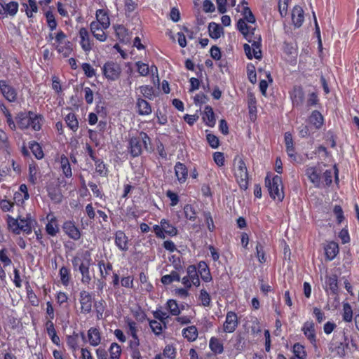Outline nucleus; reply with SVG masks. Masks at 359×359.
<instances>
[{
    "mask_svg": "<svg viewBox=\"0 0 359 359\" xmlns=\"http://www.w3.org/2000/svg\"><path fill=\"white\" fill-rule=\"evenodd\" d=\"M243 19H240L237 22V29L242 33L245 39L251 43V46L247 43L243 46L246 56L250 60L252 58L261 59L262 57L261 36L255 33V28H252L246 23V22L255 23L256 20L255 17L248 6L243 7Z\"/></svg>",
    "mask_w": 359,
    "mask_h": 359,
    "instance_id": "f257e3e1",
    "label": "nucleus"
},
{
    "mask_svg": "<svg viewBox=\"0 0 359 359\" xmlns=\"http://www.w3.org/2000/svg\"><path fill=\"white\" fill-rule=\"evenodd\" d=\"M43 121V115L34 111H20L15 116L18 127L22 130L31 129L33 131H39L42 128Z\"/></svg>",
    "mask_w": 359,
    "mask_h": 359,
    "instance_id": "f03ea898",
    "label": "nucleus"
},
{
    "mask_svg": "<svg viewBox=\"0 0 359 359\" xmlns=\"http://www.w3.org/2000/svg\"><path fill=\"white\" fill-rule=\"evenodd\" d=\"M34 222L35 221L30 215H27L25 217L19 216L17 219L11 215L7 217L8 227L15 234H20L22 231L26 234L31 233Z\"/></svg>",
    "mask_w": 359,
    "mask_h": 359,
    "instance_id": "7ed1b4c3",
    "label": "nucleus"
},
{
    "mask_svg": "<svg viewBox=\"0 0 359 359\" xmlns=\"http://www.w3.org/2000/svg\"><path fill=\"white\" fill-rule=\"evenodd\" d=\"M265 184L268 189L270 197L274 201L281 202L283 201L285 194L282 178L279 175H274L271 178V174L267 173L265 177Z\"/></svg>",
    "mask_w": 359,
    "mask_h": 359,
    "instance_id": "20e7f679",
    "label": "nucleus"
},
{
    "mask_svg": "<svg viewBox=\"0 0 359 359\" xmlns=\"http://www.w3.org/2000/svg\"><path fill=\"white\" fill-rule=\"evenodd\" d=\"M54 37L55 41L52 46L63 57H69L73 52V43L68 39L67 35L62 29H58L57 36Z\"/></svg>",
    "mask_w": 359,
    "mask_h": 359,
    "instance_id": "39448f33",
    "label": "nucleus"
},
{
    "mask_svg": "<svg viewBox=\"0 0 359 359\" xmlns=\"http://www.w3.org/2000/svg\"><path fill=\"white\" fill-rule=\"evenodd\" d=\"M148 135L143 131L140 133L137 137H132L128 142V152L133 158L140 156L142 153L143 147L147 149L148 147Z\"/></svg>",
    "mask_w": 359,
    "mask_h": 359,
    "instance_id": "423d86ee",
    "label": "nucleus"
},
{
    "mask_svg": "<svg viewBox=\"0 0 359 359\" xmlns=\"http://www.w3.org/2000/svg\"><path fill=\"white\" fill-rule=\"evenodd\" d=\"M234 175L240 189L246 190L248 188L249 175L245 163L241 158L237 161Z\"/></svg>",
    "mask_w": 359,
    "mask_h": 359,
    "instance_id": "0eeeda50",
    "label": "nucleus"
},
{
    "mask_svg": "<svg viewBox=\"0 0 359 359\" xmlns=\"http://www.w3.org/2000/svg\"><path fill=\"white\" fill-rule=\"evenodd\" d=\"M103 76L109 81L118 80L121 74L120 65L113 60L107 61L101 68Z\"/></svg>",
    "mask_w": 359,
    "mask_h": 359,
    "instance_id": "6e6552de",
    "label": "nucleus"
},
{
    "mask_svg": "<svg viewBox=\"0 0 359 359\" xmlns=\"http://www.w3.org/2000/svg\"><path fill=\"white\" fill-rule=\"evenodd\" d=\"M301 331L306 339L311 344L315 350L318 349L316 325L313 320L304 322L302 326Z\"/></svg>",
    "mask_w": 359,
    "mask_h": 359,
    "instance_id": "1a4fd4ad",
    "label": "nucleus"
},
{
    "mask_svg": "<svg viewBox=\"0 0 359 359\" xmlns=\"http://www.w3.org/2000/svg\"><path fill=\"white\" fill-rule=\"evenodd\" d=\"M181 281L182 285L187 287H191L192 286L198 287L200 286L201 280L195 264L187 266V275L182 278Z\"/></svg>",
    "mask_w": 359,
    "mask_h": 359,
    "instance_id": "9d476101",
    "label": "nucleus"
},
{
    "mask_svg": "<svg viewBox=\"0 0 359 359\" xmlns=\"http://www.w3.org/2000/svg\"><path fill=\"white\" fill-rule=\"evenodd\" d=\"M79 302L80 304L79 312L81 314L87 315L92 311L93 308V294L90 292L83 290L80 291L79 295Z\"/></svg>",
    "mask_w": 359,
    "mask_h": 359,
    "instance_id": "9b49d317",
    "label": "nucleus"
},
{
    "mask_svg": "<svg viewBox=\"0 0 359 359\" xmlns=\"http://www.w3.org/2000/svg\"><path fill=\"white\" fill-rule=\"evenodd\" d=\"M288 93L293 107L299 108L303 106L305 101V93L302 86L294 85Z\"/></svg>",
    "mask_w": 359,
    "mask_h": 359,
    "instance_id": "f8f14e48",
    "label": "nucleus"
},
{
    "mask_svg": "<svg viewBox=\"0 0 359 359\" xmlns=\"http://www.w3.org/2000/svg\"><path fill=\"white\" fill-rule=\"evenodd\" d=\"M0 93L9 102H14L17 100L18 91L8 80H0Z\"/></svg>",
    "mask_w": 359,
    "mask_h": 359,
    "instance_id": "ddd939ff",
    "label": "nucleus"
},
{
    "mask_svg": "<svg viewBox=\"0 0 359 359\" xmlns=\"http://www.w3.org/2000/svg\"><path fill=\"white\" fill-rule=\"evenodd\" d=\"M239 325V320L237 313L233 311H227L225 320L222 325V330L224 333L234 332Z\"/></svg>",
    "mask_w": 359,
    "mask_h": 359,
    "instance_id": "4468645a",
    "label": "nucleus"
},
{
    "mask_svg": "<svg viewBox=\"0 0 359 359\" xmlns=\"http://www.w3.org/2000/svg\"><path fill=\"white\" fill-rule=\"evenodd\" d=\"M81 336L83 340L87 338L88 344L93 347L98 346L102 340V332L97 327H90L87 331L86 337L83 332H81Z\"/></svg>",
    "mask_w": 359,
    "mask_h": 359,
    "instance_id": "2eb2a0df",
    "label": "nucleus"
},
{
    "mask_svg": "<svg viewBox=\"0 0 359 359\" xmlns=\"http://www.w3.org/2000/svg\"><path fill=\"white\" fill-rule=\"evenodd\" d=\"M64 233L71 239L76 241L81 238V231L76 225L75 222L72 220H66L62 226Z\"/></svg>",
    "mask_w": 359,
    "mask_h": 359,
    "instance_id": "dca6fc26",
    "label": "nucleus"
},
{
    "mask_svg": "<svg viewBox=\"0 0 359 359\" xmlns=\"http://www.w3.org/2000/svg\"><path fill=\"white\" fill-rule=\"evenodd\" d=\"M79 44L82 50L88 53L93 49V41L90 39V32L86 27H81L79 30Z\"/></svg>",
    "mask_w": 359,
    "mask_h": 359,
    "instance_id": "f3484780",
    "label": "nucleus"
},
{
    "mask_svg": "<svg viewBox=\"0 0 359 359\" xmlns=\"http://www.w3.org/2000/svg\"><path fill=\"white\" fill-rule=\"evenodd\" d=\"M46 219L48 221L45 226V231L46 233L51 237L56 236L60 231L57 217L53 212H50L46 215Z\"/></svg>",
    "mask_w": 359,
    "mask_h": 359,
    "instance_id": "a211bd4d",
    "label": "nucleus"
},
{
    "mask_svg": "<svg viewBox=\"0 0 359 359\" xmlns=\"http://www.w3.org/2000/svg\"><path fill=\"white\" fill-rule=\"evenodd\" d=\"M95 20L90 22L93 24V26L101 25L103 28L109 27L110 19L109 11L107 9H97L95 13Z\"/></svg>",
    "mask_w": 359,
    "mask_h": 359,
    "instance_id": "6ab92c4d",
    "label": "nucleus"
},
{
    "mask_svg": "<svg viewBox=\"0 0 359 359\" xmlns=\"http://www.w3.org/2000/svg\"><path fill=\"white\" fill-rule=\"evenodd\" d=\"M284 142L285 145V151L287 156L292 160L296 161L297 154L296 152L294 142L291 133L286 132L284 135Z\"/></svg>",
    "mask_w": 359,
    "mask_h": 359,
    "instance_id": "aec40b11",
    "label": "nucleus"
},
{
    "mask_svg": "<svg viewBox=\"0 0 359 359\" xmlns=\"http://www.w3.org/2000/svg\"><path fill=\"white\" fill-rule=\"evenodd\" d=\"M135 109L137 114L140 116L149 115L152 111L151 104L140 95L136 98Z\"/></svg>",
    "mask_w": 359,
    "mask_h": 359,
    "instance_id": "412c9836",
    "label": "nucleus"
},
{
    "mask_svg": "<svg viewBox=\"0 0 359 359\" xmlns=\"http://www.w3.org/2000/svg\"><path fill=\"white\" fill-rule=\"evenodd\" d=\"M196 266L199 278L201 277L203 282L209 283L212 280L209 266L205 261H200Z\"/></svg>",
    "mask_w": 359,
    "mask_h": 359,
    "instance_id": "4be33fe9",
    "label": "nucleus"
},
{
    "mask_svg": "<svg viewBox=\"0 0 359 359\" xmlns=\"http://www.w3.org/2000/svg\"><path fill=\"white\" fill-rule=\"evenodd\" d=\"M128 238L125 232L118 230L115 233L114 243L116 246L121 251L126 252L128 250Z\"/></svg>",
    "mask_w": 359,
    "mask_h": 359,
    "instance_id": "5701e85b",
    "label": "nucleus"
},
{
    "mask_svg": "<svg viewBox=\"0 0 359 359\" xmlns=\"http://www.w3.org/2000/svg\"><path fill=\"white\" fill-rule=\"evenodd\" d=\"M175 175L180 184L184 183L188 177V169L186 165L180 161L177 162L174 166Z\"/></svg>",
    "mask_w": 359,
    "mask_h": 359,
    "instance_id": "b1692460",
    "label": "nucleus"
},
{
    "mask_svg": "<svg viewBox=\"0 0 359 359\" xmlns=\"http://www.w3.org/2000/svg\"><path fill=\"white\" fill-rule=\"evenodd\" d=\"M29 194L26 184H22L19 187V191H16L13 196L14 205H21L24 203L25 201L28 200Z\"/></svg>",
    "mask_w": 359,
    "mask_h": 359,
    "instance_id": "393cba45",
    "label": "nucleus"
},
{
    "mask_svg": "<svg viewBox=\"0 0 359 359\" xmlns=\"http://www.w3.org/2000/svg\"><path fill=\"white\" fill-rule=\"evenodd\" d=\"M44 327L46 330V333L50 337L51 341L55 345L60 346V339L57 334V331L53 322L50 320H46L44 323Z\"/></svg>",
    "mask_w": 359,
    "mask_h": 359,
    "instance_id": "a878e982",
    "label": "nucleus"
},
{
    "mask_svg": "<svg viewBox=\"0 0 359 359\" xmlns=\"http://www.w3.org/2000/svg\"><path fill=\"white\" fill-rule=\"evenodd\" d=\"M324 250L326 260L332 261L339 254V245L334 241H330L324 247Z\"/></svg>",
    "mask_w": 359,
    "mask_h": 359,
    "instance_id": "bb28decb",
    "label": "nucleus"
},
{
    "mask_svg": "<svg viewBox=\"0 0 359 359\" xmlns=\"http://www.w3.org/2000/svg\"><path fill=\"white\" fill-rule=\"evenodd\" d=\"M292 21L296 27H300L304 21V12L300 6H295L292 11Z\"/></svg>",
    "mask_w": 359,
    "mask_h": 359,
    "instance_id": "cd10ccee",
    "label": "nucleus"
},
{
    "mask_svg": "<svg viewBox=\"0 0 359 359\" xmlns=\"http://www.w3.org/2000/svg\"><path fill=\"white\" fill-rule=\"evenodd\" d=\"M58 162L60 163V168L64 176L67 178H71L72 177V170L69 159L67 156L65 154L60 155Z\"/></svg>",
    "mask_w": 359,
    "mask_h": 359,
    "instance_id": "c85d7f7f",
    "label": "nucleus"
},
{
    "mask_svg": "<svg viewBox=\"0 0 359 359\" xmlns=\"http://www.w3.org/2000/svg\"><path fill=\"white\" fill-rule=\"evenodd\" d=\"M177 356V349L173 344H167L163 349L161 353L156 354L154 359H175Z\"/></svg>",
    "mask_w": 359,
    "mask_h": 359,
    "instance_id": "c756f323",
    "label": "nucleus"
},
{
    "mask_svg": "<svg viewBox=\"0 0 359 359\" xmlns=\"http://www.w3.org/2000/svg\"><path fill=\"white\" fill-rule=\"evenodd\" d=\"M306 175L315 187H319L320 184V171L316 167H309L305 171Z\"/></svg>",
    "mask_w": 359,
    "mask_h": 359,
    "instance_id": "7c9ffc66",
    "label": "nucleus"
},
{
    "mask_svg": "<svg viewBox=\"0 0 359 359\" xmlns=\"http://www.w3.org/2000/svg\"><path fill=\"white\" fill-rule=\"evenodd\" d=\"M203 122L209 127H214L216 123L215 113L211 106L207 105L204 108L202 115Z\"/></svg>",
    "mask_w": 359,
    "mask_h": 359,
    "instance_id": "2f4dec72",
    "label": "nucleus"
},
{
    "mask_svg": "<svg viewBox=\"0 0 359 359\" xmlns=\"http://www.w3.org/2000/svg\"><path fill=\"white\" fill-rule=\"evenodd\" d=\"M116 36L117 39L122 43H128L130 41V35L128 30L122 25L114 26Z\"/></svg>",
    "mask_w": 359,
    "mask_h": 359,
    "instance_id": "473e14b6",
    "label": "nucleus"
},
{
    "mask_svg": "<svg viewBox=\"0 0 359 359\" xmlns=\"http://www.w3.org/2000/svg\"><path fill=\"white\" fill-rule=\"evenodd\" d=\"M108 28H103L102 26L95 25L93 26V24H90V30L93 36L99 41L104 42L107 39V34L105 32Z\"/></svg>",
    "mask_w": 359,
    "mask_h": 359,
    "instance_id": "72a5a7b5",
    "label": "nucleus"
},
{
    "mask_svg": "<svg viewBox=\"0 0 359 359\" xmlns=\"http://www.w3.org/2000/svg\"><path fill=\"white\" fill-rule=\"evenodd\" d=\"M22 8L25 10L27 17L29 19L30 22H34L32 18H34V13L38 12V6L35 0H28V4L22 3Z\"/></svg>",
    "mask_w": 359,
    "mask_h": 359,
    "instance_id": "f704fd0d",
    "label": "nucleus"
},
{
    "mask_svg": "<svg viewBox=\"0 0 359 359\" xmlns=\"http://www.w3.org/2000/svg\"><path fill=\"white\" fill-rule=\"evenodd\" d=\"M308 121L316 130L320 129L324 124V118L318 110H314L311 112L308 118Z\"/></svg>",
    "mask_w": 359,
    "mask_h": 359,
    "instance_id": "c9c22d12",
    "label": "nucleus"
},
{
    "mask_svg": "<svg viewBox=\"0 0 359 359\" xmlns=\"http://www.w3.org/2000/svg\"><path fill=\"white\" fill-rule=\"evenodd\" d=\"M165 309L168 311V315L178 316L181 313V311L184 309V306L180 308L176 300L170 299L165 303Z\"/></svg>",
    "mask_w": 359,
    "mask_h": 359,
    "instance_id": "e433bc0d",
    "label": "nucleus"
},
{
    "mask_svg": "<svg viewBox=\"0 0 359 359\" xmlns=\"http://www.w3.org/2000/svg\"><path fill=\"white\" fill-rule=\"evenodd\" d=\"M79 271L81 274V281L82 284L88 285L92 280L90 273V264L89 262H81L79 264Z\"/></svg>",
    "mask_w": 359,
    "mask_h": 359,
    "instance_id": "4c0bfd02",
    "label": "nucleus"
},
{
    "mask_svg": "<svg viewBox=\"0 0 359 359\" xmlns=\"http://www.w3.org/2000/svg\"><path fill=\"white\" fill-rule=\"evenodd\" d=\"M126 323L128 328V334L131 337V339L128 342H139L140 339L137 335L138 328L137 323L131 318H127Z\"/></svg>",
    "mask_w": 359,
    "mask_h": 359,
    "instance_id": "58836bf2",
    "label": "nucleus"
},
{
    "mask_svg": "<svg viewBox=\"0 0 359 359\" xmlns=\"http://www.w3.org/2000/svg\"><path fill=\"white\" fill-rule=\"evenodd\" d=\"M248 107L249 110L250 118L254 121L257 118V100L252 93L248 95Z\"/></svg>",
    "mask_w": 359,
    "mask_h": 359,
    "instance_id": "ea45409f",
    "label": "nucleus"
},
{
    "mask_svg": "<svg viewBox=\"0 0 359 359\" xmlns=\"http://www.w3.org/2000/svg\"><path fill=\"white\" fill-rule=\"evenodd\" d=\"M67 126L74 133H76L79 128V123L76 115L70 112L67 114L64 118Z\"/></svg>",
    "mask_w": 359,
    "mask_h": 359,
    "instance_id": "a19ab883",
    "label": "nucleus"
},
{
    "mask_svg": "<svg viewBox=\"0 0 359 359\" xmlns=\"http://www.w3.org/2000/svg\"><path fill=\"white\" fill-rule=\"evenodd\" d=\"M325 284H326V286L328 287L332 294H333V295L338 294V293H339L338 278L336 274H332L331 276H327L325 278Z\"/></svg>",
    "mask_w": 359,
    "mask_h": 359,
    "instance_id": "79ce46f5",
    "label": "nucleus"
},
{
    "mask_svg": "<svg viewBox=\"0 0 359 359\" xmlns=\"http://www.w3.org/2000/svg\"><path fill=\"white\" fill-rule=\"evenodd\" d=\"M59 276L60 282L64 287H68L72 281L71 269L66 266H62L59 270Z\"/></svg>",
    "mask_w": 359,
    "mask_h": 359,
    "instance_id": "37998d69",
    "label": "nucleus"
},
{
    "mask_svg": "<svg viewBox=\"0 0 359 359\" xmlns=\"http://www.w3.org/2000/svg\"><path fill=\"white\" fill-rule=\"evenodd\" d=\"M160 224L164 228L163 231L165 233V236L167 235L170 237H174L178 234L177 227L172 225L168 219L165 218L161 219Z\"/></svg>",
    "mask_w": 359,
    "mask_h": 359,
    "instance_id": "c03bdc74",
    "label": "nucleus"
},
{
    "mask_svg": "<svg viewBox=\"0 0 359 359\" xmlns=\"http://www.w3.org/2000/svg\"><path fill=\"white\" fill-rule=\"evenodd\" d=\"M97 266L100 269L101 278L104 280H106L107 276L113 270L112 264L109 261L105 262L103 259L98 262Z\"/></svg>",
    "mask_w": 359,
    "mask_h": 359,
    "instance_id": "a18cd8bd",
    "label": "nucleus"
},
{
    "mask_svg": "<svg viewBox=\"0 0 359 359\" xmlns=\"http://www.w3.org/2000/svg\"><path fill=\"white\" fill-rule=\"evenodd\" d=\"M107 351L109 359H121L123 350L121 345L118 343L112 342L110 344Z\"/></svg>",
    "mask_w": 359,
    "mask_h": 359,
    "instance_id": "49530a36",
    "label": "nucleus"
},
{
    "mask_svg": "<svg viewBox=\"0 0 359 359\" xmlns=\"http://www.w3.org/2000/svg\"><path fill=\"white\" fill-rule=\"evenodd\" d=\"M208 30L210 36L213 39H219L223 33V27L214 22L209 24Z\"/></svg>",
    "mask_w": 359,
    "mask_h": 359,
    "instance_id": "de8ad7c7",
    "label": "nucleus"
},
{
    "mask_svg": "<svg viewBox=\"0 0 359 359\" xmlns=\"http://www.w3.org/2000/svg\"><path fill=\"white\" fill-rule=\"evenodd\" d=\"M182 335L189 341H194L198 337V330L194 325L189 326L183 329Z\"/></svg>",
    "mask_w": 359,
    "mask_h": 359,
    "instance_id": "09e8293b",
    "label": "nucleus"
},
{
    "mask_svg": "<svg viewBox=\"0 0 359 359\" xmlns=\"http://www.w3.org/2000/svg\"><path fill=\"white\" fill-rule=\"evenodd\" d=\"M95 171L101 177H106L108 175L107 165L101 158L94 159Z\"/></svg>",
    "mask_w": 359,
    "mask_h": 359,
    "instance_id": "8fccbe9b",
    "label": "nucleus"
},
{
    "mask_svg": "<svg viewBox=\"0 0 359 359\" xmlns=\"http://www.w3.org/2000/svg\"><path fill=\"white\" fill-rule=\"evenodd\" d=\"M140 341L128 342V348L131 359H142L140 350Z\"/></svg>",
    "mask_w": 359,
    "mask_h": 359,
    "instance_id": "3c124183",
    "label": "nucleus"
},
{
    "mask_svg": "<svg viewBox=\"0 0 359 359\" xmlns=\"http://www.w3.org/2000/svg\"><path fill=\"white\" fill-rule=\"evenodd\" d=\"M209 347L215 354H221L224 351L223 344L217 337H213L210 339Z\"/></svg>",
    "mask_w": 359,
    "mask_h": 359,
    "instance_id": "603ef678",
    "label": "nucleus"
},
{
    "mask_svg": "<svg viewBox=\"0 0 359 359\" xmlns=\"http://www.w3.org/2000/svg\"><path fill=\"white\" fill-rule=\"evenodd\" d=\"M180 280L182 279L179 272L172 271L170 274L163 276L161 280L163 285H170L175 281L179 282Z\"/></svg>",
    "mask_w": 359,
    "mask_h": 359,
    "instance_id": "864d4df0",
    "label": "nucleus"
},
{
    "mask_svg": "<svg viewBox=\"0 0 359 359\" xmlns=\"http://www.w3.org/2000/svg\"><path fill=\"white\" fill-rule=\"evenodd\" d=\"M138 73L142 76H147L149 74L151 69L153 72L155 69L157 72V67L155 65H152L149 68L148 64L144 63L142 61H138L135 63Z\"/></svg>",
    "mask_w": 359,
    "mask_h": 359,
    "instance_id": "5fc2aeb1",
    "label": "nucleus"
},
{
    "mask_svg": "<svg viewBox=\"0 0 359 359\" xmlns=\"http://www.w3.org/2000/svg\"><path fill=\"white\" fill-rule=\"evenodd\" d=\"M44 15L46 20L47 26L50 31L53 32L56 30L57 27V22L53 11L48 10L45 12Z\"/></svg>",
    "mask_w": 359,
    "mask_h": 359,
    "instance_id": "6e6d98bb",
    "label": "nucleus"
},
{
    "mask_svg": "<svg viewBox=\"0 0 359 359\" xmlns=\"http://www.w3.org/2000/svg\"><path fill=\"white\" fill-rule=\"evenodd\" d=\"M29 144V149L35 158L39 160L42 159L44 156V154L41 145L36 141H31Z\"/></svg>",
    "mask_w": 359,
    "mask_h": 359,
    "instance_id": "4d7b16f0",
    "label": "nucleus"
},
{
    "mask_svg": "<svg viewBox=\"0 0 359 359\" xmlns=\"http://www.w3.org/2000/svg\"><path fill=\"white\" fill-rule=\"evenodd\" d=\"M93 306L95 307L97 319H102L104 317V313L107 307L105 301L103 299H100L98 302H95Z\"/></svg>",
    "mask_w": 359,
    "mask_h": 359,
    "instance_id": "13d9d810",
    "label": "nucleus"
},
{
    "mask_svg": "<svg viewBox=\"0 0 359 359\" xmlns=\"http://www.w3.org/2000/svg\"><path fill=\"white\" fill-rule=\"evenodd\" d=\"M293 353L298 359H306L307 353L306 351L305 346L300 343H295L293 345Z\"/></svg>",
    "mask_w": 359,
    "mask_h": 359,
    "instance_id": "bf43d9fd",
    "label": "nucleus"
},
{
    "mask_svg": "<svg viewBox=\"0 0 359 359\" xmlns=\"http://www.w3.org/2000/svg\"><path fill=\"white\" fill-rule=\"evenodd\" d=\"M18 3L14 1L5 4V15L15 16L18 11Z\"/></svg>",
    "mask_w": 359,
    "mask_h": 359,
    "instance_id": "052dcab7",
    "label": "nucleus"
},
{
    "mask_svg": "<svg viewBox=\"0 0 359 359\" xmlns=\"http://www.w3.org/2000/svg\"><path fill=\"white\" fill-rule=\"evenodd\" d=\"M0 147L6 151L8 154L10 153L9 150L11 149V145L8 140V136L1 128H0Z\"/></svg>",
    "mask_w": 359,
    "mask_h": 359,
    "instance_id": "680f3d73",
    "label": "nucleus"
},
{
    "mask_svg": "<svg viewBox=\"0 0 359 359\" xmlns=\"http://www.w3.org/2000/svg\"><path fill=\"white\" fill-rule=\"evenodd\" d=\"M26 292L27 298L31 305L34 306H38L39 304V300L36 294L34 292L33 290L30 287L29 282H27Z\"/></svg>",
    "mask_w": 359,
    "mask_h": 359,
    "instance_id": "e2e57ef3",
    "label": "nucleus"
},
{
    "mask_svg": "<svg viewBox=\"0 0 359 359\" xmlns=\"http://www.w3.org/2000/svg\"><path fill=\"white\" fill-rule=\"evenodd\" d=\"M343 320L346 323H350L353 319V311L351 305L348 303H344L343 304Z\"/></svg>",
    "mask_w": 359,
    "mask_h": 359,
    "instance_id": "0e129e2a",
    "label": "nucleus"
},
{
    "mask_svg": "<svg viewBox=\"0 0 359 359\" xmlns=\"http://www.w3.org/2000/svg\"><path fill=\"white\" fill-rule=\"evenodd\" d=\"M37 165L33 162L29 165V182L32 184H35L37 181Z\"/></svg>",
    "mask_w": 359,
    "mask_h": 359,
    "instance_id": "69168bd1",
    "label": "nucleus"
},
{
    "mask_svg": "<svg viewBox=\"0 0 359 359\" xmlns=\"http://www.w3.org/2000/svg\"><path fill=\"white\" fill-rule=\"evenodd\" d=\"M0 262L4 268L12 264L11 259L9 257L8 250L6 248L0 250Z\"/></svg>",
    "mask_w": 359,
    "mask_h": 359,
    "instance_id": "338daca9",
    "label": "nucleus"
},
{
    "mask_svg": "<svg viewBox=\"0 0 359 359\" xmlns=\"http://www.w3.org/2000/svg\"><path fill=\"white\" fill-rule=\"evenodd\" d=\"M185 217L192 222H194L197 217L195 208L191 205H186L184 207Z\"/></svg>",
    "mask_w": 359,
    "mask_h": 359,
    "instance_id": "774afa93",
    "label": "nucleus"
}]
</instances>
